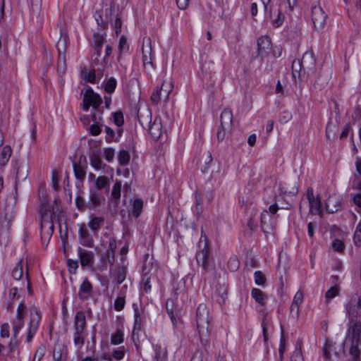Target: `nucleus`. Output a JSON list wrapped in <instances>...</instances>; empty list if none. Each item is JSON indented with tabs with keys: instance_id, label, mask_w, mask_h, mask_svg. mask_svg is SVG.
<instances>
[{
	"instance_id": "1",
	"label": "nucleus",
	"mask_w": 361,
	"mask_h": 361,
	"mask_svg": "<svg viewBox=\"0 0 361 361\" xmlns=\"http://www.w3.org/2000/svg\"><path fill=\"white\" fill-rule=\"evenodd\" d=\"M361 342V322L358 320L350 321L348 329V336L345 344L350 347L349 352L354 361L360 357L359 345Z\"/></svg>"
},
{
	"instance_id": "2",
	"label": "nucleus",
	"mask_w": 361,
	"mask_h": 361,
	"mask_svg": "<svg viewBox=\"0 0 361 361\" xmlns=\"http://www.w3.org/2000/svg\"><path fill=\"white\" fill-rule=\"evenodd\" d=\"M41 221V239L43 243H47L50 240L54 231L53 210L49 205L43 204L40 209Z\"/></svg>"
},
{
	"instance_id": "3",
	"label": "nucleus",
	"mask_w": 361,
	"mask_h": 361,
	"mask_svg": "<svg viewBox=\"0 0 361 361\" xmlns=\"http://www.w3.org/2000/svg\"><path fill=\"white\" fill-rule=\"evenodd\" d=\"M209 322L210 316L208 307L205 304L201 303L197 308L196 323L200 341L204 345H206L208 342Z\"/></svg>"
},
{
	"instance_id": "4",
	"label": "nucleus",
	"mask_w": 361,
	"mask_h": 361,
	"mask_svg": "<svg viewBox=\"0 0 361 361\" xmlns=\"http://www.w3.org/2000/svg\"><path fill=\"white\" fill-rule=\"evenodd\" d=\"M73 343L78 350H81L87 335L85 331L86 318L82 311H78L74 317Z\"/></svg>"
},
{
	"instance_id": "5",
	"label": "nucleus",
	"mask_w": 361,
	"mask_h": 361,
	"mask_svg": "<svg viewBox=\"0 0 361 361\" xmlns=\"http://www.w3.org/2000/svg\"><path fill=\"white\" fill-rule=\"evenodd\" d=\"M23 327V302H20L18 307L16 319L13 322V334L11 341L8 344L9 353L13 355L17 351L20 354L19 345L20 341L17 336Z\"/></svg>"
},
{
	"instance_id": "6",
	"label": "nucleus",
	"mask_w": 361,
	"mask_h": 361,
	"mask_svg": "<svg viewBox=\"0 0 361 361\" xmlns=\"http://www.w3.org/2000/svg\"><path fill=\"white\" fill-rule=\"evenodd\" d=\"M209 243L206 235L202 232L200 240L197 244V250L196 252V259L199 265L204 271H209L211 266L209 262Z\"/></svg>"
},
{
	"instance_id": "7",
	"label": "nucleus",
	"mask_w": 361,
	"mask_h": 361,
	"mask_svg": "<svg viewBox=\"0 0 361 361\" xmlns=\"http://www.w3.org/2000/svg\"><path fill=\"white\" fill-rule=\"evenodd\" d=\"M25 317L27 320L26 340L30 342L37 333L41 320V315L35 307H31L25 313V316L24 315Z\"/></svg>"
},
{
	"instance_id": "8",
	"label": "nucleus",
	"mask_w": 361,
	"mask_h": 361,
	"mask_svg": "<svg viewBox=\"0 0 361 361\" xmlns=\"http://www.w3.org/2000/svg\"><path fill=\"white\" fill-rule=\"evenodd\" d=\"M152 51L150 38H144L142 46V59L143 68L147 74H149L154 68L152 63Z\"/></svg>"
},
{
	"instance_id": "9",
	"label": "nucleus",
	"mask_w": 361,
	"mask_h": 361,
	"mask_svg": "<svg viewBox=\"0 0 361 361\" xmlns=\"http://www.w3.org/2000/svg\"><path fill=\"white\" fill-rule=\"evenodd\" d=\"M314 59L312 54L305 52L301 59H295L292 63L293 74H300L302 69H311L314 66Z\"/></svg>"
},
{
	"instance_id": "10",
	"label": "nucleus",
	"mask_w": 361,
	"mask_h": 361,
	"mask_svg": "<svg viewBox=\"0 0 361 361\" xmlns=\"http://www.w3.org/2000/svg\"><path fill=\"white\" fill-rule=\"evenodd\" d=\"M102 102L101 97L95 93L92 88L85 90L83 96L82 109L87 111L90 106L97 109Z\"/></svg>"
},
{
	"instance_id": "11",
	"label": "nucleus",
	"mask_w": 361,
	"mask_h": 361,
	"mask_svg": "<svg viewBox=\"0 0 361 361\" xmlns=\"http://www.w3.org/2000/svg\"><path fill=\"white\" fill-rule=\"evenodd\" d=\"M132 307L134 312V324L132 331V336L134 338V336L136 334H138L142 329V326L145 322V315L144 307H140L137 303H133Z\"/></svg>"
},
{
	"instance_id": "12",
	"label": "nucleus",
	"mask_w": 361,
	"mask_h": 361,
	"mask_svg": "<svg viewBox=\"0 0 361 361\" xmlns=\"http://www.w3.org/2000/svg\"><path fill=\"white\" fill-rule=\"evenodd\" d=\"M326 14L319 6L312 7V20L317 30L322 28L326 23Z\"/></svg>"
},
{
	"instance_id": "13",
	"label": "nucleus",
	"mask_w": 361,
	"mask_h": 361,
	"mask_svg": "<svg viewBox=\"0 0 361 361\" xmlns=\"http://www.w3.org/2000/svg\"><path fill=\"white\" fill-rule=\"evenodd\" d=\"M306 195L310 205V212L321 214V200L318 196L314 197L312 188L307 189Z\"/></svg>"
},
{
	"instance_id": "14",
	"label": "nucleus",
	"mask_w": 361,
	"mask_h": 361,
	"mask_svg": "<svg viewBox=\"0 0 361 361\" xmlns=\"http://www.w3.org/2000/svg\"><path fill=\"white\" fill-rule=\"evenodd\" d=\"M258 54L261 57L268 55L271 50V39L267 36H261L257 39Z\"/></svg>"
},
{
	"instance_id": "15",
	"label": "nucleus",
	"mask_w": 361,
	"mask_h": 361,
	"mask_svg": "<svg viewBox=\"0 0 361 361\" xmlns=\"http://www.w3.org/2000/svg\"><path fill=\"white\" fill-rule=\"evenodd\" d=\"M79 243L83 246L92 247L93 246V238L89 233L85 224L80 226L78 231Z\"/></svg>"
},
{
	"instance_id": "16",
	"label": "nucleus",
	"mask_w": 361,
	"mask_h": 361,
	"mask_svg": "<svg viewBox=\"0 0 361 361\" xmlns=\"http://www.w3.org/2000/svg\"><path fill=\"white\" fill-rule=\"evenodd\" d=\"M325 205L329 213H334L341 207L342 199L336 195H331L326 200Z\"/></svg>"
},
{
	"instance_id": "17",
	"label": "nucleus",
	"mask_w": 361,
	"mask_h": 361,
	"mask_svg": "<svg viewBox=\"0 0 361 361\" xmlns=\"http://www.w3.org/2000/svg\"><path fill=\"white\" fill-rule=\"evenodd\" d=\"M148 130L154 140H158L162 134V124L160 117H156L149 123Z\"/></svg>"
},
{
	"instance_id": "18",
	"label": "nucleus",
	"mask_w": 361,
	"mask_h": 361,
	"mask_svg": "<svg viewBox=\"0 0 361 361\" xmlns=\"http://www.w3.org/2000/svg\"><path fill=\"white\" fill-rule=\"evenodd\" d=\"M78 252L82 267H90L94 260V254L92 251L78 247Z\"/></svg>"
},
{
	"instance_id": "19",
	"label": "nucleus",
	"mask_w": 361,
	"mask_h": 361,
	"mask_svg": "<svg viewBox=\"0 0 361 361\" xmlns=\"http://www.w3.org/2000/svg\"><path fill=\"white\" fill-rule=\"evenodd\" d=\"M73 166L75 178L82 182L86 176L87 163L85 158H84L83 163L81 159L79 163L73 162Z\"/></svg>"
},
{
	"instance_id": "20",
	"label": "nucleus",
	"mask_w": 361,
	"mask_h": 361,
	"mask_svg": "<svg viewBox=\"0 0 361 361\" xmlns=\"http://www.w3.org/2000/svg\"><path fill=\"white\" fill-rule=\"evenodd\" d=\"M92 287L87 279H85L82 283H81L79 291L78 296L81 300H87L88 299L92 293Z\"/></svg>"
},
{
	"instance_id": "21",
	"label": "nucleus",
	"mask_w": 361,
	"mask_h": 361,
	"mask_svg": "<svg viewBox=\"0 0 361 361\" xmlns=\"http://www.w3.org/2000/svg\"><path fill=\"white\" fill-rule=\"evenodd\" d=\"M35 266L31 261V259L27 257L26 262V280H27V290L28 295H33V290L31 287L30 279L33 274Z\"/></svg>"
},
{
	"instance_id": "22",
	"label": "nucleus",
	"mask_w": 361,
	"mask_h": 361,
	"mask_svg": "<svg viewBox=\"0 0 361 361\" xmlns=\"http://www.w3.org/2000/svg\"><path fill=\"white\" fill-rule=\"evenodd\" d=\"M122 265L118 266L114 271V277L116 282L121 284L124 281L127 274V266L125 264L126 259L122 257Z\"/></svg>"
},
{
	"instance_id": "23",
	"label": "nucleus",
	"mask_w": 361,
	"mask_h": 361,
	"mask_svg": "<svg viewBox=\"0 0 361 361\" xmlns=\"http://www.w3.org/2000/svg\"><path fill=\"white\" fill-rule=\"evenodd\" d=\"M233 121V113L229 109L222 111L220 116V125L224 128H230Z\"/></svg>"
},
{
	"instance_id": "24",
	"label": "nucleus",
	"mask_w": 361,
	"mask_h": 361,
	"mask_svg": "<svg viewBox=\"0 0 361 361\" xmlns=\"http://www.w3.org/2000/svg\"><path fill=\"white\" fill-rule=\"evenodd\" d=\"M155 355L154 357V361H166L167 358V350L166 346L160 343H158L154 346Z\"/></svg>"
},
{
	"instance_id": "25",
	"label": "nucleus",
	"mask_w": 361,
	"mask_h": 361,
	"mask_svg": "<svg viewBox=\"0 0 361 361\" xmlns=\"http://www.w3.org/2000/svg\"><path fill=\"white\" fill-rule=\"evenodd\" d=\"M122 132V128H118L117 132L116 133L110 127L105 126L106 141L107 142H111L113 141L118 142L121 136Z\"/></svg>"
},
{
	"instance_id": "26",
	"label": "nucleus",
	"mask_w": 361,
	"mask_h": 361,
	"mask_svg": "<svg viewBox=\"0 0 361 361\" xmlns=\"http://www.w3.org/2000/svg\"><path fill=\"white\" fill-rule=\"evenodd\" d=\"M92 120L94 123L90 126L89 130L92 135L97 136L99 135L102 131L99 124L100 121H102V117L101 115L97 116L96 114H94L92 116Z\"/></svg>"
},
{
	"instance_id": "27",
	"label": "nucleus",
	"mask_w": 361,
	"mask_h": 361,
	"mask_svg": "<svg viewBox=\"0 0 361 361\" xmlns=\"http://www.w3.org/2000/svg\"><path fill=\"white\" fill-rule=\"evenodd\" d=\"M121 186V183L120 181H116L112 188L111 193V201L115 207L118 206L120 201Z\"/></svg>"
},
{
	"instance_id": "28",
	"label": "nucleus",
	"mask_w": 361,
	"mask_h": 361,
	"mask_svg": "<svg viewBox=\"0 0 361 361\" xmlns=\"http://www.w3.org/2000/svg\"><path fill=\"white\" fill-rule=\"evenodd\" d=\"M346 315L349 321L356 320L355 319L358 316L359 309L353 303V298L350 300L349 303L345 305Z\"/></svg>"
},
{
	"instance_id": "29",
	"label": "nucleus",
	"mask_w": 361,
	"mask_h": 361,
	"mask_svg": "<svg viewBox=\"0 0 361 361\" xmlns=\"http://www.w3.org/2000/svg\"><path fill=\"white\" fill-rule=\"evenodd\" d=\"M30 10L31 12V18L33 20L34 18H38L41 7V0H27Z\"/></svg>"
},
{
	"instance_id": "30",
	"label": "nucleus",
	"mask_w": 361,
	"mask_h": 361,
	"mask_svg": "<svg viewBox=\"0 0 361 361\" xmlns=\"http://www.w3.org/2000/svg\"><path fill=\"white\" fill-rule=\"evenodd\" d=\"M11 148L8 145H6L2 148L0 153V166H4L8 161L11 156Z\"/></svg>"
},
{
	"instance_id": "31",
	"label": "nucleus",
	"mask_w": 361,
	"mask_h": 361,
	"mask_svg": "<svg viewBox=\"0 0 361 361\" xmlns=\"http://www.w3.org/2000/svg\"><path fill=\"white\" fill-rule=\"evenodd\" d=\"M251 295L255 300L261 305H264L266 302V296L262 290L259 288H254L252 289Z\"/></svg>"
},
{
	"instance_id": "32",
	"label": "nucleus",
	"mask_w": 361,
	"mask_h": 361,
	"mask_svg": "<svg viewBox=\"0 0 361 361\" xmlns=\"http://www.w3.org/2000/svg\"><path fill=\"white\" fill-rule=\"evenodd\" d=\"M117 86V80L114 77H110L108 78L104 84V89L106 92L109 94H112Z\"/></svg>"
},
{
	"instance_id": "33",
	"label": "nucleus",
	"mask_w": 361,
	"mask_h": 361,
	"mask_svg": "<svg viewBox=\"0 0 361 361\" xmlns=\"http://www.w3.org/2000/svg\"><path fill=\"white\" fill-rule=\"evenodd\" d=\"M64 346L62 345H55L53 350V359L54 361H63L66 357V353H63Z\"/></svg>"
},
{
	"instance_id": "34",
	"label": "nucleus",
	"mask_w": 361,
	"mask_h": 361,
	"mask_svg": "<svg viewBox=\"0 0 361 361\" xmlns=\"http://www.w3.org/2000/svg\"><path fill=\"white\" fill-rule=\"evenodd\" d=\"M142 200L141 199H135L133 203V208L131 212L132 216H133L135 218H137L142 211Z\"/></svg>"
},
{
	"instance_id": "35",
	"label": "nucleus",
	"mask_w": 361,
	"mask_h": 361,
	"mask_svg": "<svg viewBox=\"0 0 361 361\" xmlns=\"http://www.w3.org/2000/svg\"><path fill=\"white\" fill-rule=\"evenodd\" d=\"M161 94L163 99L166 100L169 98V94L173 90V85L171 81H164L161 87Z\"/></svg>"
},
{
	"instance_id": "36",
	"label": "nucleus",
	"mask_w": 361,
	"mask_h": 361,
	"mask_svg": "<svg viewBox=\"0 0 361 361\" xmlns=\"http://www.w3.org/2000/svg\"><path fill=\"white\" fill-rule=\"evenodd\" d=\"M94 186L98 190H102L103 188H109V178L105 176H99L94 180Z\"/></svg>"
},
{
	"instance_id": "37",
	"label": "nucleus",
	"mask_w": 361,
	"mask_h": 361,
	"mask_svg": "<svg viewBox=\"0 0 361 361\" xmlns=\"http://www.w3.org/2000/svg\"><path fill=\"white\" fill-rule=\"evenodd\" d=\"M66 70V58L65 55L61 52L59 48V56L57 61V72L59 74H63Z\"/></svg>"
},
{
	"instance_id": "38",
	"label": "nucleus",
	"mask_w": 361,
	"mask_h": 361,
	"mask_svg": "<svg viewBox=\"0 0 361 361\" xmlns=\"http://www.w3.org/2000/svg\"><path fill=\"white\" fill-rule=\"evenodd\" d=\"M124 334L122 330L117 329L111 336V343L113 345H119L123 342Z\"/></svg>"
},
{
	"instance_id": "39",
	"label": "nucleus",
	"mask_w": 361,
	"mask_h": 361,
	"mask_svg": "<svg viewBox=\"0 0 361 361\" xmlns=\"http://www.w3.org/2000/svg\"><path fill=\"white\" fill-rule=\"evenodd\" d=\"M90 204L92 205V208L94 209L98 207L102 202L104 201L103 197L96 192H92L90 193Z\"/></svg>"
},
{
	"instance_id": "40",
	"label": "nucleus",
	"mask_w": 361,
	"mask_h": 361,
	"mask_svg": "<svg viewBox=\"0 0 361 361\" xmlns=\"http://www.w3.org/2000/svg\"><path fill=\"white\" fill-rule=\"evenodd\" d=\"M130 156L126 149L120 150L118 154V161L120 165L126 166L130 161Z\"/></svg>"
},
{
	"instance_id": "41",
	"label": "nucleus",
	"mask_w": 361,
	"mask_h": 361,
	"mask_svg": "<svg viewBox=\"0 0 361 361\" xmlns=\"http://www.w3.org/2000/svg\"><path fill=\"white\" fill-rule=\"evenodd\" d=\"M302 302H303V293H302V291L298 290L294 295L293 302H292V303H293V307H296L295 317H297L299 316V308H300V305L302 303Z\"/></svg>"
},
{
	"instance_id": "42",
	"label": "nucleus",
	"mask_w": 361,
	"mask_h": 361,
	"mask_svg": "<svg viewBox=\"0 0 361 361\" xmlns=\"http://www.w3.org/2000/svg\"><path fill=\"white\" fill-rule=\"evenodd\" d=\"M128 49H129V45L127 42V38L124 36H122L120 38L119 43H118V51H119V54H118V61L121 60L122 54L125 52H127Z\"/></svg>"
},
{
	"instance_id": "43",
	"label": "nucleus",
	"mask_w": 361,
	"mask_h": 361,
	"mask_svg": "<svg viewBox=\"0 0 361 361\" xmlns=\"http://www.w3.org/2000/svg\"><path fill=\"white\" fill-rule=\"evenodd\" d=\"M23 259H20L12 271V277L16 281H20L23 276Z\"/></svg>"
},
{
	"instance_id": "44",
	"label": "nucleus",
	"mask_w": 361,
	"mask_h": 361,
	"mask_svg": "<svg viewBox=\"0 0 361 361\" xmlns=\"http://www.w3.org/2000/svg\"><path fill=\"white\" fill-rule=\"evenodd\" d=\"M111 116L114 121V124L118 128L123 126L124 124V118L123 114L121 111H117L111 114Z\"/></svg>"
},
{
	"instance_id": "45",
	"label": "nucleus",
	"mask_w": 361,
	"mask_h": 361,
	"mask_svg": "<svg viewBox=\"0 0 361 361\" xmlns=\"http://www.w3.org/2000/svg\"><path fill=\"white\" fill-rule=\"evenodd\" d=\"M82 75L85 80L87 81L95 83L96 82V75H95V70L94 69H90L87 70L84 68L82 71Z\"/></svg>"
},
{
	"instance_id": "46",
	"label": "nucleus",
	"mask_w": 361,
	"mask_h": 361,
	"mask_svg": "<svg viewBox=\"0 0 361 361\" xmlns=\"http://www.w3.org/2000/svg\"><path fill=\"white\" fill-rule=\"evenodd\" d=\"M281 191L285 195H295L298 193V186L296 183H293L291 188H288L286 185V184L281 185Z\"/></svg>"
},
{
	"instance_id": "47",
	"label": "nucleus",
	"mask_w": 361,
	"mask_h": 361,
	"mask_svg": "<svg viewBox=\"0 0 361 361\" xmlns=\"http://www.w3.org/2000/svg\"><path fill=\"white\" fill-rule=\"evenodd\" d=\"M103 218L94 216L92 218V219L89 221L88 226L92 231H96L100 228L101 224L103 222Z\"/></svg>"
},
{
	"instance_id": "48",
	"label": "nucleus",
	"mask_w": 361,
	"mask_h": 361,
	"mask_svg": "<svg viewBox=\"0 0 361 361\" xmlns=\"http://www.w3.org/2000/svg\"><path fill=\"white\" fill-rule=\"evenodd\" d=\"M126 305V295H121L116 298L114 301V307L116 311H121L124 309Z\"/></svg>"
},
{
	"instance_id": "49",
	"label": "nucleus",
	"mask_w": 361,
	"mask_h": 361,
	"mask_svg": "<svg viewBox=\"0 0 361 361\" xmlns=\"http://www.w3.org/2000/svg\"><path fill=\"white\" fill-rule=\"evenodd\" d=\"M104 44V37L99 35H94V44L97 54L100 55L101 49Z\"/></svg>"
},
{
	"instance_id": "50",
	"label": "nucleus",
	"mask_w": 361,
	"mask_h": 361,
	"mask_svg": "<svg viewBox=\"0 0 361 361\" xmlns=\"http://www.w3.org/2000/svg\"><path fill=\"white\" fill-rule=\"evenodd\" d=\"M255 283L257 286H264L266 283V277L261 271H256L254 274Z\"/></svg>"
},
{
	"instance_id": "51",
	"label": "nucleus",
	"mask_w": 361,
	"mask_h": 361,
	"mask_svg": "<svg viewBox=\"0 0 361 361\" xmlns=\"http://www.w3.org/2000/svg\"><path fill=\"white\" fill-rule=\"evenodd\" d=\"M354 243L356 246L361 245V220L357 224L353 236Z\"/></svg>"
},
{
	"instance_id": "52",
	"label": "nucleus",
	"mask_w": 361,
	"mask_h": 361,
	"mask_svg": "<svg viewBox=\"0 0 361 361\" xmlns=\"http://www.w3.org/2000/svg\"><path fill=\"white\" fill-rule=\"evenodd\" d=\"M143 290L148 293L151 291L152 286L150 284V276L147 274L143 275L141 282Z\"/></svg>"
},
{
	"instance_id": "53",
	"label": "nucleus",
	"mask_w": 361,
	"mask_h": 361,
	"mask_svg": "<svg viewBox=\"0 0 361 361\" xmlns=\"http://www.w3.org/2000/svg\"><path fill=\"white\" fill-rule=\"evenodd\" d=\"M204 156H205L204 166H203V168H202V171L206 173L208 171L210 164L213 161V158L210 152L204 153Z\"/></svg>"
},
{
	"instance_id": "54",
	"label": "nucleus",
	"mask_w": 361,
	"mask_h": 361,
	"mask_svg": "<svg viewBox=\"0 0 361 361\" xmlns=\"http://www.w3.org/2000/svg\"><path fill=\"white\" fill-rule=\"evenodd\" d=\"M90 164L95 170H99L102 167V161L98 156L90 157Z\"/></svg>"
},
{
	"instance_id": "55",
	"label": "nucleus",
	"mask_w": 361,
	"mask_h": 361,
	"mask_svg": "<svg viewBox=\"0 0 361 361\" xmlns=\"http://www.w3.org/2000/svg\"><path fill=\"white\" fill-rule=\"evenodd\" d=\"M339 293V288L338 286H335L329 289L325 294V297L327 300L332 299L337 296Z\"/></svg>"
},
{
	"instance_id": "56",
	"label": "nucleus",
	"mask_w": 361,
	"mask_h": 361,
	"mask_svg": "<svg viewBox=\"0 0 361 361\" xmlns=\"http://www.w3.org/2000/svg\"><path fill=\"white\" fill-rule=\"evenodd\" d=\"M285 20V16L281 12H279L276 18L272 20V25L274 27H279Z\"/></svg>"
},
{
	"instance_id": "57",
	"label": "nucleus",
	"mask_w": 361,
	"mask_h": 361,
	"mask_svg": "<svg viewBox=\"0 0 361 361\" xmlns=\"http://www.w3.org/2000/svg\"><path fill=\"white\" fill-rule=\"evenodd\" d=\"M291 119H292V114L290 111H287V110L282 111L281 115L279 116V121L281 123H286Z\"/></svg>"
},
{
	"instance_id": "58",
	"label": "nucleus",
	"mask_w": 361,
	"mask_h": 361,
	"mask_svg": "<svg viewBox=\"0 0 361 361\" xmlns=\"http://www.w3.org/2000/svg\"><path fill=\"white\" fill-rule=\"evenodd\" d=\"M0 336L2 338H8L10 336V327L8 323H4L1 326Z\"/></svg>"
},
{
	"instance_id": "59",
	"label": "nucleus",
	"mask_w": 361,
	"mask_h": 361,
	"mask_svg": "<svg viewBox=\"0 0 361 361\" xmlns=\"http://www.w3.org/2000/svg\"><path fill=\"white\" fill-rule=\"evenodd\" d=\"M114 155H115V151L113 148L109 147V148L104 149V156L105 159L108 162H111L114 160Z\"/></svg>"
},
{
	"instance_id": "60",
	"label": "nucleus",
	"mask_w": 361,
	"mask_h": 361,
	"mask_svg": "<svg viewBox=\"0 0 361 361\" xmlns=\"http://www.w3.org/2000/svg\"><path fill=\"white\" fill-rule=\"evenodd\" d=\"M332 247L335 251L343 252L345 249V245L341 240L336 239L332 243Z\"/></svg>"
},
{
	"instance_id": "61",
	"label": "nucleus",
	"mask_w": 361,
	"mask_h": 361,
	"mask_svg": "<svg viewBox=\"0 0 361 361\" xmlns=\"http://www.w3.org/2000/svg\"><path fill=\"white\" fill-rule=\"evenodd\" d=\"M352 188L361 192V176L354 175L352 181Z\"/></svg>"
},
{
	"instance_id": "62",
	"label": "nucleus",
	"mask_w": 361,
	"mask_h": 361,
	"mask_svg": "<svg viewBox=\"0 0 361 361\" xmlns=\"http://www.w3.org/2000/svg\"><path fill=\"white\" fill-rule=\"evenodd\" d=\"M269 217L270 216L268 211L264 210L261 213V227L263 231H264L266 228L267 221Z\"/></svg>"
},
{
	"instance_id": "63",
	"label": "nucleus",
	"mask_w": 361,
	"mask_h": 361,
	"mask_svg": "<svg viewBox=\"0 0 361 361\" xmlns=\"http://www.w3.org/2000/svg\"><path fill=\"white\" fill-rule=\"evenodd\" d=\"M161 99H163L161 94V90L157 89L151 96V99L154 103H158Z\"/></svg>"
},
{
	"instance_id": "64",
	"label": "nucleus",
	"mask_w": 361,
	"mask_h": 361,
	"mask_svg": "<svg viewBox=\"0 0 361 361\" xmlns=\"http://www.w3.org/2000/svg\"><path fill=\"white\" fill-rule=\"evenodd\" d=\"M290 361H304L302 354L300 350L296 349L290 357Z\"/></svg>"
}]
</instances>
